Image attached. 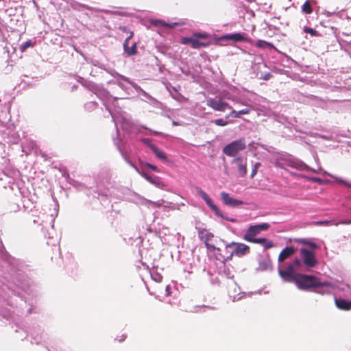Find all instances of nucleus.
<instances>
[{"instance_id": "40", "label": "nucleus", "mask_w": 351, "mask_h": 351, "mask_svg": "<svg viewBox=\"0 0 351 351\" xmlns=\"http://www.w3.org/2000/svg\"><path fill=\"white\" fill-rule=\"evenodd\" d=\"M337 182L346 187L351 188V182H349L348 181L343 180L341 178H339L337 180Z\"/></svg>"}, {"instance_id": "43", "label": "nucleus", "mask_w": 351, "mask_h": 351, "mask_svg": "<svg viewBox=\"0 0 351 351\" xmlns=\"http://www.w3.org/2000/svg\"><path fill=\"white\" fill-rule=\"evenodd\" d=\"M144 165L145 167H147L148 168L151 169L152 171H159L158 168L156 165H152L148 162H146Z\"/></svg>"}, {"instance_id": "41", "label": "nucleus", "mask_w": 351, "mask_h": 351, "mask_svg": "<svg viewBox=\"0 0 351 351\" xmlns=\"http://www.w3.org/2000/svg\"><path fill=\"white\" fill-rule=\"evenodd\" d=\"M260 165H261V164L259 162H256L254 165V167L252 169V171L251 175H250L251 178H253L256 174L258 168L259 167Z\"/></svg>"}, {"instance_id": "20", "label": "nucleus", "mask_w": 351, "mask_h": 351, "mask_svg": "<svg viewBox=\"0 0 351 351\" xmlns=\"http://www.w3.org/2000/svg\"><path fill=\"white\" fill-rule=\"evenodd\" d=\"M231 110V112H230L229 115L226 117V118H239L241 117V115L249 114L251 110L250 108H246L239 111L233 110L232 108Z\"/></svg>"}, {"instance_id": "38", "label": "nucleus", "mask_w": 351, "mask_h": 351, "mask_svg": "<svg viewBox=\"0 0 351 351\" xmlns=\"http://www.w3.org/2000/svg\"><path fill=\"white\" fill-rule=\"evenodd\" d=\"M214 123L219 126H226L228 122L223 119H217L214 121Z\"/></svg>"}, {"instance_id": "53", "label": "nucleus", "mask_w": 351, "mask_h": 351, "mask_svg": "<svg viewBox=\"0 0 351 351\" xmlns=\"http://www.w3.org/2000/svg\"><path fill=\"white\" fill-rule=\"evenodd\" d=\"M8 289H11V291L12 292H14V293H17L19 295H21V293H20V291L19 290H16V289H14L13 287H10V286L8 287Z\"/></svg>"}, {"instance_id": "33", "label": "nucleus", "mask_w": 351, "mask_h": 351, "mask_svg": "<svg viewBox=\"0 0 351 351\" xmlns=\"http://www.w3.org/2000/svg\"><path fill=\"white\" fill-rule=\"evenodd\" d=\"M110 73L112 75V76H117L119 79L128 82V83H130V84H132L129 79L128 77H126L125 76H123L122 75H120L118 73H117L115 71H112L110 72Z\"/></svg>"}, {"instance_id": "28", "label": "nucleus", "mask_w": 351, "mask_h": 351, "mask_svg": "<svg viewBox=\"0 0 351 351\" xmlns=\"http://www.w3.org/2000/svg\"><path fill=\"white\" fill-rule=\"evenodd\" d=\"M114 143L116 144V145H117V147L118 149H119V152H121V154L122 156L125 158V160H126L129 164H130L132 167H134V165L132 164V162H130V161L127 159L126 156L125 155V154H124V152H123V149H122L121 147L120 146V145H119L120 140H115V139H114Z\"/></svg>"}, {"instance_id": "36", "label": "nucleus", "mask_w": 351, "mask_h": 351, "mask_svg": "<svg viewBox=\"0 0 351 351\" xmlns=\"http://www.w3.org/2000/svg\"><path fill=\"white\" fill-rule=\"evenodd\" d=\"M134 35V33L133 32H130V34L128 35V36L125 39L124 42H123V50L125 49H126L128 46H129V42L130 40V39L132 38Z\"/></svg>"}, {"instance_id": "64", "label": "nucleus", "mask_w": 351, "mask_h": 351, "mask_svg": "<svg viewBox=\"0 0 351 351\" xmlns=\"http://www.w3.org/2000/svg\"><path fill=\"white\" fill-rule=\"evenodd\" d=\"M125 339V336H122L121 339L119 340V341H123Z\"/></svg>"}, {"instance_id": "29", "label": "nucleus", "mask_w": 351, "mask_h": 351, "mask_svg": "<svg viewBox=\"0 0 351 351\" xmlns=\"http://www.w3.org/2000/svg\"><path fill=\"white\" fill-rule=\"evenodd\" d=\"M97 106V103L96 101H89L84 104V108L87 110H92L96 108Z\"/></svg>"}, {"instance_id": "14", "label": "nucleus", "mask_w": 351, "mask_h": 351, "mask_svg": "<svg viewBox=\"0 0 351 351\" xmlns=\"http://www.w3.org/2000/svg\"><path fill=\"white\" fill-rule=\"evenodd\" d=\"M142 175L147 181L159 189H163L166 186L161 179L156 176H150L146 173H143Z\"/></svg>"}, {"instance_id": "34", "label": "nucleus", "mask_w": 351, "mask_h": 351, "mask_svg": "<svg viewBox=\"0 0 351 351\" xmlns=\"http://www.w3.org/2000/svg\"><path fill=\"white\" fill-rule=\"evenodd\" d=\"M16 287L19 289H21L24 292H27L29 289V287H27L25 282L21 281H19V283L16 284Z\"/></svg>"}, {"instance_id": "15", "label": "nucleus", "mask_w": 351, "mask_h": 351, "mask_svg": "<svg viewBox=\"0 0 351 351\" xmlns=\"http://www.w3.org/2000/svg\"><path fill=\"white\" fill-rule=\"evenodd\" d=\"M226 258H223V261L221 262L220 265L218 267V273L222 276H225L227 278H233L234 276L232 275L230 269L226 265Z\"/></svg>"}, {"instance_id": "1", "label": "nucleus", "mask_w": 351, "mask_h": 351, "mask_svg": "<svg viewBox=\"0 0 351 351\" xmlns=\"http://www.w3.org/2000/svg\"><path fill=\"white\" fill-rule=\"evenodd\" d=\"M88 90L104 101V105L110 114L116 127H117L118 123H121L123 130H128L130 128V121L120 112L119 107L117 108L115 106V103L117 101V97H109V93L106 89L93 82L89 85Z\"/></svg>"}, {"instance_id": "27", "label": "nucleus", "mask_w": 351, "mask_h": 351, "mask_svg": "<svg viewBox=\"0 0 351 351\" xmlns=\"http://www.w3.org/2000/svg\"><path fill=\"white\" fill-rule=\"evenodd\" d=\"M34 45V43L31 40H26L25 42L23 43L20 47V50L23 52L25 51L27 48L32 47Z\"/></svg>"}, {"instance_id": "58", "label": "nucleus", "mask_w": 351, "mask_h": 351, "mask_svg": "<svg viewBox=\"0 0 351 351\" xmlns=\"http://www.w3.org/2000/svg\"><path fill=\"white\" fill-rule=\"evenodd\" d=\"M2 316L3 317L8 319V317L10 316V313L8 312H3L2 313Z\"/></svg>"}, {"instance_id": "7", "label": "nucleus", "mask_w": 351, "mask_h": 351, "mask_svg": "<svg viewBox=\"0 0 351 351\" xmlns=\"http://www.w3.org/2000/svg\"><path fill=\"white\" fill-rule=\"evenodd\" d=\"M246 147V143L244 138L234 141L226 145L223 148V153L228 156H235L240 152L244 150Z\"/></svg>"}, {"instance_id": "30", "label": "nucleus", "mask_w": 351, "mask_h": 351, "mask_svg": "<svg viewBox=\"0 0 351 351\" xmlns=\"http://www.w3.org/2000/svg\"><path fill=\"white\" fill-rule=\"evenodd\" d=\"M303 29H304V32H306L307 34H310L312 36H319V32H317L316 30H315L313 28L308 27H304Z\"/></svg>"}, {"instance_id": "23", "label": "nucleus", "mask_w": 351, "mask_h": 351, "mask_svg": "<svg viewBox=\"0 0 351 351\" xmlns=\"http://www.w3.org/2000/svg\"><path fill=\"white\" fill-rule=\"evenodd\" d=\"M151 150L154 153L157 158L164 161H167L166 154L163 151L159 149L156 145H152Z\"/></svg>"}, {"instance_id": "31", "label": "nucleus", "mask_w": 351, "mask_h": 351, "mask_svg": "<svg viewBox=\"0 0 351 351\" xmlns=\"http://www.w3.org/2000/svg\"><path fill=\"white\" fill-rule=\"evenodd\" d=\"M257 76L259 80H269L272 77V75L271 73L267 72L265 73H258Z\"/></svg>"}, {"instance_id": "19", "label": "nucleus", "mask_w": 351, "mask_h": 351, "mask_svg": "<svg viewBox=\"0 0 351 351\" xmlns=\"http://www.w3.org/2000/svg\"><path fill=\"white\" fill-rule=\"evenodd\" d=\"M295 252V248L293 247H286L284 248L278 256V261L282 262L287 258L292 255Z\"/></svg>"}, {"instance_id": "48", "label": "nucleus", "mask_w": 351, "mask_h": 351, "mask_svg": "<svg viewBox=\"0 0 351 351\" xmlns=\"http://www.w3.org/2000/svg\"><path fill=\"white\" fill-rule=\"evenodd\" d=\"M145 135H149L150 134H154L155 135H159L161 133L159 132H157V131H154V130H148V132H146L144 133Z\"/></svg>"}, {"instance_id": "37", "label": "nucleus", "mask_w": 351, "mask_h": 351, "mask_svg": "<svg viewBox=\"0 0 351 351\" xmlns=\"http://www.w3.org/2000/svg\"><path fill=\"white\" fill-rule=\"evenodd\" d=\"M134 35V33L133 32H130V34L128 35V36L125 39L124 42H123V50L125 49H126L128 46H129V42L130 40V39L132 38Z\"/></svg>"}, {"instance_id": "44", "label": "nucleus", "mask_w": 351, "mask_h": 351, "mask_svg": "<svg viewBox=\"0 0 351 351\" xmlns=\"http://www.w3.org/2000/svg\"><path fill=\"white\" fill-rule=\"evenodd\" d=\"M204 237H205V239H206L205 241L208 242V241L211 240L213 238L214 235H213V233L206 231L205 232Z\"/></svg>"}, {"instance_id": "25", "label": "nucleus", "mask_w": 351, "mask_h": 351, "mask_svg": "<svg viewBox=\"0 0 351 351\" xmlns=\"http://www.w3.org/2000/svg\"><path fill=\"white\" fill-rule=\"evenodd\" d=\"M124 52L127 54L128 56H132L137 53V47L136 43L134 42L131 47H128L124 49Z\"/></svg>"}, {"instance_id": "21", "label": "nucleus", "mask_w": 351, "mask_h": 351, "mask_svg": "<svg viewBox=\"0 0 351 351\" xmlns=\"http://www.w3.org/2000/svg\"><path fill=\"white\" fill-rule=\"evenodd\" d=\"M253 243L261 244L265 249H269L274 247L273 242L265 238H258L255 239Z\"/></svg>"}, {"instance_id": "26", "label": "nucleus", "mask_w": 351, "mask_h": 351, "mask_svg": "<svg viewBox=\"0 0 351 351\" xmlns=\"http://www.w3.org/2000/svg\"><path fill=\"white\" fill-rule=\"evenodd\" d=\"M256 46L261 49H265L273 47V45L271 43L263 40H258L256 43Z\"/></svg>"}, {"instance_id": "42", "label": "nucleus", "mask_w": 351, "mask_h": 351, "mask_svg": "<svg viewBox=\"0 0 351 351\" xmlns=\"http://www.w3.org/2000/svg\"><path fill=\"white\" fill-rule=\"evenodd\" d=\"M152 278L156 282H160L162 279V276L159 274H152Z\"/></svg>"}, {"instance_id": "3", "label": "nucleus", "mask_w": 351, "mask_h": 351, "mask_svg": "<svg viewBox=\"0 0 351 351\" xmlns=\"http://www.w3.org/2000/svg\"><path fill=\"white\" fill-rule=\"evenodd\" d=\"M274 164L276 167L281 169H285V166L287 165L299 171H304L307 172L312 171L315 173L322 171L321 168H319L317 171L311 168L303 161L293 157L291 155H285L280 158L276 159Z\"/></svg>"}, {"instance_id": "55", "label": "nucleus", "mask_w": 351, "mask_h": 351, "mask_svg": "<svg viewBox=\"0 0 351 351\" xmlns=\"http://www.w3.org/2000/svg\"><path fill=\"white\" fill-rule=\"evenodd\" d=\"M161 202H163L164 201L162 199L160 201H158V202H150V203H152V204H154L155 206H160L162 205V204L160 203Z\"/></svg>"}, {"instance_id": "11", "label": "nucleus", "mask_w": 351, "mask_h": 351, "mask_svg": "<svg viewBox=\"0 0 351 351\" xmlns=\"http://www.w3.org/2000/svg\"><path fill=\"white\" fill-rule=\"evenodd\" d=\"M239 177L243 178L247 174V160L243 157H237L231 161Z\"/></svg>"}, {"instance_id": "56", "label": "nucleus", "mask_w": 351, "mask_h": 351, "mask_svg": "<svg viewBox=\"0 0 351 351\" xmlns=\"http://www.w3.org/2000/svg\"><path fill=\"white\" fill-rule=\"evenodd\" d=\"M32 335L34 336V333H32ZM33 339L34 340V342L36 343H39V342L40 341V338H38L37 337H33Z\"/></svg>"}, {"instance_id": "57", "label": "nucleus", "mask_w": 351, "mask_h": 351, "mask_svg": "<svg viewBox=\"0 0 351 351\" xmlns=\"http://www.w3.org/2000/svg\"><path fill=\"white\" fill-rule=\"evenodd\" d=\"M170 289H171L170 286H169V285H167V286L166 287V289H165V291H166V292H167V295H170V293H171V292H170Z\"/></svg>"}, {"instance_id": "61", "label": "nucleus", "mask_w": 351, "mask_h": 351, "mask_svg": "<svg viewBox=\"0 0 351 351\" xmlns=\"http://www.w3.org/2000/svg\"><path fill=\"white\" fill-rule=\"evenodd\" d=\"M172 123H173V125H175V126H176V125H179V123H178V122L175 121H173Z\"/></svg>"}, {"instance_id": "52", "label": "nucleus", "mask_w": 351, "mask_h": 351, "mask_svg": "<svg viewBox=\"0 0 351 351\" xmlns=\"http://www.w3.org/2000/svg\"><path fill=\"white\" fill-rule=\"evenodd\" d=\"M311 180L319 184H322L323 182V180L321 178L317 177L312 178Z\"/></svg>"}, {"instance_id": "39", "label": "nucleus", "mask_w": 351, "mask_h": 351, "mask_svg": "<svg viewBox=\"0 0 351 351\" xmlns=\"http://www.w3.org/2000/svg\"><path fill=\"white\" fill-rule=\"evenodd\" d=\"M141 141L145 145H147L152 149V145H154L152 143V140L148 138H143L141 139Z\"/></svg>"}, {"instance_id": "50", "label": "nucleus", "mask_w": 351, "mask_h": 351, "mask_svg": "<svg viewBox=\"0 0 351 351\" xmlns=\"http://www.w3.org/2000/svg\"><path fill=\"white\" fill-rule=\"evenodd\" d=\"M92 82L84 80L81 82L82 85L84 87H86L87 89L89 87V85L91 84Z\"/></svg>"}, {"instance_id": "51", "label": "nucleus", "mask_w": 351, "mask_h": 351, "mask_svg": "<svg viewBox=\"0 0 351 351\" xmlns=\"http://www.w3.org/2000/svg\"><path fill=\"white\" fill-rule=\"evenodd\" d=\"M119 29L123 32L128 33L130 34V32H131L128 28L125 26H120Z\"/></svg>"}, {"instance_id": "2", "label": "nucleus", "mask_w": 351, "mask_h": 351, "mask_svg": "<svg viewBox=\"0 0 351 351\" xmlns=\"http://www.w3.org/2000/svg\"><path fill=\"white\" fill-rule=\"evenodd\" d=\"M295 283L298 289L301 290H308L311 288H316L317 293L324 294L329 293L328 289L330 288V283L327 282H321L317 278L311 276L302 274L295 279Z\"/></svg>"}, {"instance_id": "18", "label": "nucleus", "mask_w": 351, "mask_h": 351, "mask_svg": "<svg viewBox=\"0 0 351 351\" xmlns=\"http://www.w3.org/2000/svg\"><path fill=\"white\" fill-rule=\"evenodd\" d=\"M336 306L341 310L348 311L351 309V302L342 298L335 299Z\"/></svg>"}, {"instance_id": "12", "label": "nucleus", "mask_w": 351, "mask_h": 351, "mask_svg": "<svg viewBox=\"0 0 351 351\" xmlns=\"http://www.w3.org/2000/svg\"><path fill=\"white\" fill-rule=\"evenodd\" d=\"M207 106L216 111L224 112L227 109H232V106L222 99L210 98L207 100Z\"/></svg>"}, {"instance_id": "59", "label": "nucleus", "mask_w": 351, "mask_h": 351, "mask_svg": "<svg viewBox=\"0 0 351 351\" xmlns=\"http://www.w3.org/2000/svg\"><path fill=\"white\" fill-rule=\"evenodd\" d=\"M201 308L204 309V311H206V309H214L213 307L208 306H203Z\"/></svg>"}, {"instance_id": "62", "label": "nucleus", "mask_w": 351, "mask_h": 351, "mask_svg": "<svg viewBox=\"0 0 351 351\" xmlns=\"http://www.w3.org/2000/svg\"><path fill=\"white\" fill-rule=\"evenodd\" d=\"M282 120H285V118L284 117H280L279 119L278 120L279 122H282Z\"/></svg>"}, {"instance_id": "32", "label": "nucleus", "mask_w": 351, "mask_h": 351, "mask_svg": "<svg viewBox=\"0 0 351 351\" xmlns=\"http://www.w3.org/2000/svg\"><path fill=\"white\" fill-rule=\"evenodd\" d=\"M300 242L308 245L312 249H316L318 247V245L315 243H313L305 239H302Z\"/></svg>"}, {"instance_id": "63", "label": "nucleus", "mask_w": 351, "mask_h": 351, "mask_svg": "<svg viewBox=\"0 0 351 351\" xmlns=\"http://www.w3.org/2000/svg\"><path fill=\"white\" fill-rule=\"evenodd\" d=\"M102 11H103L104 12H105V13H111V12H110V11L107 10H102Z\"/></svg>"}, {"instance_id": "22", "label": "nucleus", "mask_w": 351, "mask_h": 351, "mask_svg": "<svg viewBox=\"0 0 351 351\" xmlns=\"http://www.w3.org/2000/svg\"><path fill=\"white\" fill-rule=\"evenodd\" d=\"M226 39L232 40L235 42H240L245 40L244 36L241 33H234L231 34H228L224 36L223 37Z\"/></svg>"}, {"instance_id": "4", "label": "nucleus", "mask_w": 351, "mask_h": 351, "mask_svg": "<svg viewBox=\"0 0 351 351\" xmlns=\"http://www.w3.org/2000/svg\"><path fill=\"white\" fill-rule=\"evenodd\" d=\"M221 241L225 244L227 254L226 261L231 260L234 255L241 257L250 252V247L243 243H227L224 240H221Z\"/></svg>"}, {"instance_id": "5", "label": "nucleus", "mask_w": 351, "mask_h": 351, "mask_svg": "<svg viewBox=\"0 0 351 351\" xmlns=\"http://www.w3.org/2000/svg\"><path fill=\"white\" fill-rule=\"evenodd\" d=\"M196 191L197 193L200 195V197L205 201L208 206L215 213L216 215L221 217L223 219H225L228 221L230 222H237V219L235 218L229 217L225 214H223L219 208L214 204L212 199L208 195V194L204 191L201 188L196 187Z\"/></svg>"}, {"instance_id": "10", "label": "nucleus", "mask_w": 351, "mask_h": 351, "mask_svg": "<svg viewBox=\"0 0 351 351\" xmlns=\"http://www.w3.org/2000/svg\"><path fill=\"white\" fill-rule=\"evenodd\" d=\"M300 256L301 265L303 264L308 269L314 267L317 263L315 254L306 248L300 249Z\"/></svg>"}, {"instance_id": "46", "label": "nucleus", "mask_w": 351, "mask_h": 351, "mask_svg": "<svg viewBox=\"0 0 351 351\" xmlns=\"http://www.w3.org/2000/svg\"><path fill=\"white\" fill-rule=\"evenodd\" d=\"M196 229L197 230L199 237H203V234L207 231L206 229L202 228L196 227Z\"/></svg>"}, {"instance_id": "49", "label": "nucleus", "mask_w": 351, "mask_h": 351, "mask_svg": "<svg viewBox=\"0 0 351 351\" xmlns=\"http://www.w3.org/2000/svg\"><path fill=\"white\" fill-rule=\"evenodd\" d=\"M58 208L56 209L55 210V215H51V226L53 227V223H54V219H55V217L57 216L58 215Z\"/></svg>"}, {"instance_id": "13", "label": "nucleus", "mask_w": 351, "mask_h": 351, "mask_svg": "<svg viewBox=\"0 0 351 351\" xmlns=\"http://www.w3.org/2000/svg\"><path fill=\"white\" fill-rule=\"evenodd\" d=\"M221 198L225 205L232 207H238L244 204L243 201L230 197L228 193L224 191L221 193Z\"/></svg>"}, {"instance_id": "8", "label": "nucleus", "mask_w": 351, "mask_h": 351, "mask_svg": "<svg viewBox=\"0 0 351 351\" xmlns=\"http://www.w3.org/2000/svg\"><path fill=\"white\" fill-rule=\"evenodd\" d=\"M206 34L195 33L191 37H183L182 38V43L184 45H189L193 49H199L201 47H207L209 45L208 42L201 41L199 38H207Z\"/></svg>"}, {"instance_id": "45", "label": "nucleus", "mask_w": 351, "mask_h": 351, "mask_svg": "<svg viewBox=\"0 0 351 351\" xmlns=\"http://www.w3.org/2000/svg\"><path fill=\"white\" fill-rule=\"evenodd\" d=\"M233 101L236 104H239L241 105H243V106H245L247 107H249L250 105L247 103L246 101H241L239 99H233Z\"/></svg>"}, {"instance_id": "17", "label": "nucleus", "mask_w": 351, "mask_h": 351, "mask_svg": "<svg viewBox=\"0 0 351 351\" xmlns=\"http://www.w3.org/2000/svg\"><path fill=\"white\" fill-rule=\"evenodd\" d=\"M258 261L257 271H264L271 268V261L269 258L260 257Z\"/></svg>"}, {"instance_id": "16", "label": "nucleus", "mask_w": 351, "mask_h": 351, "mask_svg": "<svg viewBox=\"0 0 351 351\" xmlns=\"http://www.w3.org/2000/svg\"><path fill=\"white\" fill-rule=\"evenodd\" d=\"M317 226H338L339 224L348 225L351 224V220H323L315 222Z\"/></svg>"}, {"instance_id": "60", "label": "nucleus", "mask_w": 351, "mask_h": 351, "mask_svg": "<svg viewBox=\"0 0 351 351\" xmlns=\"http://www.w3.org/2000/svg\"><path fill=\"white\" fill-rule=\"evenodd\" d=\"M335 14V12H326V15H327L328 16H331V15H332V14Z\"/></svg>"}, {"instance_id": "35", "label": "nucleus", "mask_w": 351, "mask_h": 351, "mask_svg": "<svg viewBox=\"0 0 351 351\" xmlns=\"http://www.w3.org/2000/svg\"><path fill=\"white\" fill-rule=\"evenodd\" d=\"M205 243V245L206 247V248L209 250V251H213V252H215V251H220V249L219 247H215L214 245L213 244H210L207 241H205L204 242Z\"/></svg>"}, {"instance_id": "24", "label": "nucleus", "mask_w": 351, "mask_h": 351, "mask_svg": "<svg viewBox=\"0 0 351 351\" xmlns=\"http://www.w3.org/2000/svg\"><path fill=\"white\" fill-rule=\"evenodd\" d=\"M301 12L303 14H311L313 12V8L311 5V1L306 0L301 7Z\"/></svg>"}, {"instance_id": "6", "label": "nucleus", "mask_w": 351, "mask_h": 351, "mask_svg": "<svg viewBox=\"0 0 351 351\" xmlns=\"http://www.w3.org/2000/svg\"><path fill=\"white\" fill-rule=\"evenodd\" d=\"M301 269V261L299 258H295L285 269L278 268L279 276L287 282L295 281V278L293 276L295 270Z\"/></svg>"}, {"instance_id": "47", "label": "nucleus", "mask_w": 351, "mask_h": 351, "mask_svg": "<svg viewBox=\"0 0 351 351\" xmlns=\"http://www.w3.org/2000/svg\"><path fill=\"white\" fill-rule=\"evenodd\" d=\"M123 82L124 81L119 78V80L117 81V82H114V84H117V85L120 86L121 88H125V86Z\"/></svg>"}, {"instance_id": "54", "label": "nucleus", "mask_w": 351, "mask_h": 351, "mask_svg": "<svg viewBox=\"0 0 351 351\" xmlns=\"http://www.w3.org/2000/svg\"><path fill=\"white\" fill-rule=\"evenodd\" d=\"M180 70L183 74H185L186 75H189L190 74V71L189 69L186 70L183 68H180Z\"/></svg>"}, {"instance_id": "9", "label": "nucleus", "mask_w": 351, "mask_h": 351, "mask_svg": "<svg viewBox=\"0 0 351 351\" xmlns=\"http://www.w3.org/2000/svg\"><path fill=\"white\" fill-rule=\"evenodd\" d=\"M270 227V225L267 223H263L257 225L250 226L246 230L243 239L253 243L255 239L258 238H255L256 235L260 234L262 231L267 230Z\"/></svg>"}]
</instances>
